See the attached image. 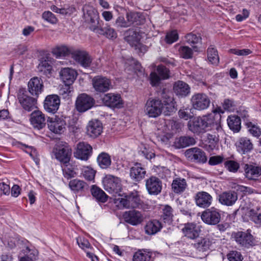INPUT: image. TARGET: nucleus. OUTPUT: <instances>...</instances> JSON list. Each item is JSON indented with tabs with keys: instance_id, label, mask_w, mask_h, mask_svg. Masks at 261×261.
Returning <instances> with one entry per match:
<instances>
[{
	"instance_id": "obj_6",
	"label": "nucleus",
	"mask_w": 261,
	"mask_h": 261,
	"mask_svg": "<svg viewBox=\"0 0 261 261\" xmlns=\"http://www.w3.org/2000/svg\"><path fill=\"white\" fill-rule=\"evenodd\" d=\"M145 112L149 117L156 118L162 113V101L150 98L146 101Z\"/></svg>"
},
{
	"instance_id": "obj_41",
	"label": "nucleus",
	"mask_w": 261,
	"mask_h": 261,
	"mask_svg": "<svg viewBox=\"0 0 261 261\" xmlns=\"http://www.w3.org/2000/svg\"><path fill=\"white\" fill-rule=\"evenodd\" d=\"M211 242L207 238H201L193 244L195 249L199 252H204L208 250Z\"/></svg>"
},
{
	"instance_id": "obj_23",
	"label": "nucleus",
	"mask_w": 261,
	"mask_h": 261,
	"mask_svg": "<svg viewBox=\"0 0 261 261\" xmlns=\"http://www.w3.org/2000/svg\"><path fill=\"white\" fill-rule=\"evenodd\" d=\"M201 230L195 223H187L184 224L182 232L186 238L194 240L198 238Z\"/></svg>"
},
{
	"instance_id": "obj_46",
	"label": "nucleus",
	"mask_w": 261,
	"mask_h": 261,
	"mask_svg": "<svg viewBox=\"0 0 261 261\" xmlns=\"http://www.w3.org/2000/svg\"><path fill=\"white\" fill-rule=\"evenodd\" d=\"M126 69L127 70H134L135 72L137 71L142 73L143 69L138 62L133 58L128 59L125 63Z\"/></svg>"
},
{
	"instance_id": "obj_64",
	"label": "nucleus",
	"mask_w": 261,
	"mask_h": 261,
	"mask_svg": "<svg viewBox=\"0 0 261 261\" xmlns=\"http://www.w3.org/2000/svg\"><path fill=\"white\" fill-rule=\"evenodd\" d=\"M229 51L236 55L238 56H246L251 54L252 51L248 48H245L242 49H231Z\"/></svg>"
},
{
	"instance_id": "obj_36",
	"label": "nucleus",
	"mask_w": 261,
	"mask_h": 261,
	"mask_svg": "<svg viewBox=\"0 0 261 261\" xmlns=\"http://www.w3.org/2000/svg\"><path fill=\"white\" fill-rule=\"evenodd\" d=\"M185 41L192 47L195 51H198L201 44V38L199 35L191 33L185 36Z\"/></svg>"
},
{
	"instance_id": "obj_20",
	"label": "nucleus",
	"mask_w": 261,
	"mask_h": 261,
	"mask_svg": "<svg viewBox=\"0 0 261 261\" xmlns=\"http://www.w3.org/2000/svg\"><path fill=\"white\" fill-rule=\"evenodd\" d=\"M244 175L249 180L256 181L261 175V167L246 164L244 165Z\"/></svg>"
},
{
	"instance_id": "obj_33",
	"label": "nucleus",
	"mask_w": 261,
	"mask_h": 261,
	"mask_svg": "<svg viewBox=\"0 0 261 261\" xmlns=\"http://www.w3.org/2000/svg\"><path fill=\"white\" fill-rule=\"evenodd\" d=\"M175 111V102L173 98L168 95H165L162 101V112L163 111L165 115H170Z\"/></svg>"
},
{
	"instance_id": "obj_10",
	"label": "nucleus",
	"mask_w": 261,
	"mask_h": 261,
	"mask_svg": "<svg viewBox=\"0 0 261 261\" xmlns=\"http://www.w3.org/2000/svg\"><path fill=\"white\" fill-rule=\"evenodd\" d=\"M202 220L208 225L217 224L220 221L221 215L219 211L215 207L206 209L202 213Z\"/></svg>"
},
{
	"instance_id": "obj_12",
	"label": "nucleus",
	"mask_w": 261,
	"mask_h": 261,
	"mask_svg": "<svg viewBox=\"0 0 261 261\" xmlns=\"http://www.w3.org/2000/svg\"><path fill=\"white\" fill-rule=\"evenodd\" d=\"M185 153L188 160L191 162L204 163L207 161L205 152L197 147L190 148L187 150Z\"/></svg>"
},
{
	"instance_id": "obj_15",
	"label": "nucleus",
	"mask_w": 261,
	"mask_h": 261,
	"mask_svg": "<svg viewBox=\"0 0 261 261\" xmlns=\"http://www.w3.org/2000/svg\"><path fill=\"white\" fill-rule=\"evenodd\" d=\"M105 105L112 108H121L123 107V102L119 94L108 93L101 98Z\"/></svg>"
},
{
	"instance_id": "obj_40",
	"label": "nucleus",
	"mask_w": 261,
	"mask_h": 261,
	"mask_svg": "<svg viewBox=\"0 0 261 261\" xmlns=\"http://www.w3.org/2000/svg\"><path fill=\"white\" fill-rule=\"evenodd\" d=\"M61 167L63 176L65 178L69 179L76 176L77 173L75 171L74 166L70 164L69 162L62 164Z\"/></svg>"
},
{
	"instance_id": "obj_58",
	"label": "nucleus",
	"mask_w": 261,
	"mask_h": 261,
	"mask_svg": "<svg viewBox=\"0 0 261 261\" xmlns=\"http://www.w3.org/2000/svg\"><path fill=\"white\" fill-rule=\"evenodd\" d=\"M250 220L256 224L261 225V214L257 213L254 210L251 209L248 213Z\"/></svg>"
},
{
	"instance_id": "obj_50",
	"label": "nucleus",
	"mask_w": 261,
	"mask_h": 261,
	"mask_svg": "<svg viewBox=\"0 0 261 261\" xmlns=\"http://www.w3.org/2000/svg\"><path fill=\"white\" fill-rule=\"evenodd\" d=\"M207 59L212 64L217 65L219 63V58L217 50L211 46L207 51Z\"/></svg>"
},
{
	"instance_id": "obj_35",
	"label": "nucleus",
	"mask_w": 261,
	"mask_h": 261,
	"mask_svg": "<svg viewBox=\"0 0 261 261\" xmlns=\"http://www.w3.org/2000/svg\"><path fill=\"white\" fill-rule=\"evenodd\" d=\"M161 222L157 220H152L148 221L145 226V233L148 235L154 234L162 228Z\"/></svg>"
},
{
	"instance_id": "obj_55",
	"label": "nucleus",
	"mask_w": 261,
	"mask_h": 261,
	"mask_svg": "<svg viewBox=\"0 0 261 261\" xmlns=\"http://www.w3.org/2000/svg\"><path fill=\"white\" fill-rule=\"evenodd\" d=\"M249 132L254 137L258 138L261 135V129L251 122L246 123Z\"/></svg>"
},
{
	"instance_id": "obj_53",
	"label": "nucleus",
	"mask_w": 261,
	"mask_h": 261,
	"mask_svg": "<svg viewBox=\"0 0 261 261\" xmlns=\"http://www.w3.org/2000/svg\"><path fill=\"white\" fill-rule=\"evenodd\" d=\"M173 217V214L172 208L168 205L164 206L163 208L162 217L164 220L165 222H170L172 220Z\"/></svg>"
},
{
	"instance_id": "obj_4",
	"label": "nucleus",
	"mask_w": 261,
	"mask_h": 261,
	"mask_svg": "<svg viewBox=\"0 0 261 261\" xmlns=\"http://www.w3.org/2000/svg\"><path fill=\"white\" fill-rule=\"evenodd\" d=\"M67 117H56L48 118L47 120L48 128L53 133L56 134H62L66 129Z\"/></svg>"
},
{
	"instance_id": "obj_60",
	"label": "nucleus",
	"mask_w": 261,
	"mask_h": 261,
	"mask_svg": "<svg viewBox=\"0 0 261 261\" xmlns=\"http://www.w3.org/2000/svg\"><path fill=\"white\" fill-rule=\"evenodd\" d=\"M156 72L162 80L167 79L169 77V69L163 65H159L157 67Z\"/></svg>"
},
{
	"instance_id": "obj_54",
	"label": "nucleus",
	"mask_w": 261,
	"mask_h": 261,
	"mask_svg": "<svg viewBox=\"0 0 261 261\" xmlns=\"http://www.w3.org/2000/svg\"><path fill=\"white\" fill-rule=\"evenodd\" d=\"M53 52L57 57H65L70 53L69 49L66 46H58Z\"/></svg>"
},
{
	"instance_id": "obj_34",
	"label": "nucleus",
	"mask_w": 261,
	"mask_h": 261,
	"mask_svg": "<svg viewBox=\"0 0 261 261\" xmlns=\"http://www.w3.org/2000/svg\"><path fill=\"white\" fill-rule=\"evenodd\" d=\"M87 186L85 181L77 178L71 180L68 184L69 188L74 193L84 192Z\"/></svg>"
},
{
	"instance_id": "obj_51",
	"label": "nucleus",
	"mask_w": 261,
	"mask_h": 261,
	"mask_svg": "<svg viewBox=\"0 0 261 261\" xmlns=\"http://www.w3.org/2000/svg\"><path fill=\"white\" fill-rule=\"evenodd\" d=\"M96 171L89 167H83L82 169L83 176L87 180L92 181L94 180Z\"/></svg>"
},
{
	"instance_id": "obj_8",
	"label": "nucleus",
	"mask_w": 261,
	"mask_h": 261,
	"mask_svg": "<svg viewBox=\"0 0 261 261\" xmlns=\"http://www.w3.org/2000/svg\"><path fill=\"white\" fill-rule=\"evenodd\" d=\"M232 236L237 243L241 247L248 248L254 245L253 237L248 231L234 232Z\"/></svg>"
},
{
	"instance_id": "obj_2",
	"label": "nucleus",
	"mask_w": 261,
	"mask_h": 261,
	"mask_svg": "<svg viewBox=\"0 0 261 261\" xmlns=\"http://www.w3.org/2000/svg\"><path fill=\"white\" fill-rule=\"evenodd\" d=\"M83 10L84 18L89 24V29L97 33H103L99 25V16L97 10L92 6H85Z\"/></svg>"
},
{
	"instance_id": "obj_61",
	"label": "nucleus",
	"mask_w": 261,
	"mask_h": 261,
	"mask_svg": "<svg viewBox=\"0 0 261 261\" xmlns=\"http://www.w3.org/2000/svg\"><path fill=\"white\" fill-rule=\"evenodd\" d=\"M178 39V35L176 30L168 33L166 36L165 40L168 44H172Z\"/></svg>"
},
{
	"instance_id": "obj_26",
	"label": "nucleus",
	"mask_w": 261,
	"mask_h": 261,
	"mask_svg": "<svg viewBox=\"0 0 261 261\" xmlns=\"http://www.w3.org/2000/svg\"><path fill=\"white\" fill-rule=\"evenodd\" d=\"M145 169L140 163H135L130 169L129 175L135 181H140L146 175Z\"/></svg>"
},
{
	"instance_id": "obj_29",
	"label": "nucleus",
	"mask_w": 261,
	"mask_h": 261,
	"mask_svg": "<svg viewBox=\"0 0 261 261\" xmlns=\"http://www.w3.org/2000/svg\"><path fill=\"white\" fill-rule=\"evenodd\" d=\"M102 124L97 120H93L89 121L87 127V133L88 135L92 138H96L100 135L102 132Z\"/></svg>"
},
{
	"instance_id": "obj_28",
	"label": "nucleus",
	"mask_w": 261,
	"mask_h": 261,
	"mask_svg": "<svg viewBox=\"0 0 261 261\" xmlns=\"http://www.w3.org/2000/svg\"><path fill=\"white\" fill-rule=\"evenodd\" d=\"M43 82L41 79L34 77L28 83V89L32 95L38 96L43 91Z\"/></svg>"
},
{
	"instance_id": "obj_62",
	"label": "nucleus",
	"mask_w": 261,
	"mask_h": 261,
	"mask_svg": "<svg viewBox=\"0 0 261 261\" xmlns=\"http://www.w3.org/2000/svg\"><path fill=\"white\" fill-rule=\"evenodd\" d=\"M42 16L44 20L52 24L56 23L58 21L54 14L50 11H45L43 13Z\"/></svg>"
},
{
	"instance_id": "obj_16",
	"label": "nucleus",
	"mask_w": 261,
	"mask_h": 261,
	"mask_svg": "<svg viewBox=\"0 0 261 261\" xmlns=\"http://www.w3.org/2000/svg\"><path fill=\"white\" fill-rule=\"evenodd\" d=\"M72 57L77 63L84 67H89L92 58L89 54L84 50H75L71 53Z\"/></svg>"
},
{
	"instance_id": "obj_39",
	"label": "nucleus",
	"mask_w": 261,
	"mask_h": 261,
	"mask_svg": "<svg viewBox=\"0 0 261 261\" xmlns=\"http://www.w3.org/2000/svg\"><path fill=\"white\" fill-rule=\"evenodd\" d=\"M187 184L184 178H176L172 183V189L177 194L183 192L187 188Z\"/></svg>"
},
{
	"instance_id": "obj_21",
	"label": "nucleus",
	"mask_w": 261,
	"mask_h": 261,
	"mask_svg": "<svg viewBox=\"0 0 261 261\" xmlns=\"http://www.w3.org/2000/svg\"><path fill=\"white\" fill-rule=\"evenodd\" d=\"M60 99L57 95H50L46 96L44 101V108L49 112L55 113L58 110Z\"/></svg>"
},
{
	"instance_id": "obj_44",
	"label": "nucleus",
	"mask_w": 261,
	"mask_h": 261,
	"mask_svg": "<svg viewBox=\"0 0 261 261\" xmlns=\"http://www.w3.org/2000/svg\"><path fill=\"white\" fill-rule=\"evenodd\" d=\"M152 253L146 249H141L136 252L133 261H150Z\"/></svg>"
},
{
	"instance_id": "obj_17",
	"label": "nucleus",
	"mask_w": 261,
	"mask_h": 261,
	"mask_svg": "<svg viewBox=\"0 0 261 261\" xmlns=\"http://www.w3.org/2000/svg\"><path fill=\"white\" fill-rule=\"evenodd\" d=\"M17 97L19 102L24 110L31 111L37 107L36 99L28 96L22 91H19Z\"/></svg>"
},
{
	"instance_id": "obj_42",
	"label": "nucleus",
	"mask_w": 261,
	"mask_h": 261,
	"mask_svg": "<svg viewBox=\"0 0 261 261\" xmlns=\"http://www.w3.org/2000/svg\"><path fill=\"white\" fill-rule=\"evenodd\" d=\"M125 34V40L131 45H136L141 39L139 33L133 30H127Z\"/></svg>"
},
{
	"instance_id": "obj_11",
	"label": "nucleus",
	"mask_w": 261,
	"mask_h": 261,
	"mask_svg": "<svg viewBox=\"0 0 261 261\" xmlns=\"http://www.w3.org/2000/svg\"><path fill=\"white\" fill-rule=\"evenodd\" d=\"M92 84L95 90L99 93H104L112 88L111 81L105 76H96L92 80Z\"/></svg>"
},
{
	"instance_id": "obj_7",
	"label": "nucleus",
	"mask_w": 261,
	"mask_h": 261,
	"mask_svg": "<svg viewBox=\"0 0 261 261\" xmlns=\"http://www.w3.org/2000/svg\"><path fill=\"white\" fill-rule=\"evenodd\" d=\"M105 189L112 194H118L121 192L122 186L120 179L113 175H107L103 180Z\"/></svg>"
},
{
	"instance_id": "obj_57",
	"label": "nucleus",
	"mask_w": 261,
	"mask_h": 261,
	"mask_svg": "<svg viewBox=\"0 0 261 261\" xmlns=\"http://www.w3.org/2000/svg\"><path fill=\"white\" fill-rule=\"evenodd\" d=\"M114 25L117 28H127L129 27L127 19L123 16H119L115 20Z\"/></svg>"
},
{
	"instance_id": "obj_5",
	"label": "nucleus",
	"mask_w": 261,
	"mask_h": 261,
	"mask_svg": "<svg viewBox=\"0 0 261 261\" xmlns=\"http://www.w3.org/2000/svg\"><path fill=\"white\" fill-rule=\"evenodd\" d=\"M191 102L193 109L198 111L206 109L211 103L210 98L203 93L194 94L191 97Z\"/></svg>"
},
{
	"instance_id": "obj_49",
	"label": "nucleus",
	"mask_w": 261,
	"mask_h": 261,
	"mask_svg": "<svg viewBox=\"0 0 261 261\" xmlns=\"http://www.w3.org/2000/svg\"><path fill=\"white\" fill-rule=\"evenodd\" d=\"M97 162L99 165L102 168H108L111 164V160L109 155L102 152L97 157Z\"/></svg>"
},
{
	"instance_id": "obj_27",
	"label": "nucleus",
	"mask_w": 261,
	"mask_h": 261,
	"mask_svg": "<svg viewBox=\"0 0 261 261\" xmlns=\"http://www.w3.org/2000/svg\"><path fill=\"white\" fill-rule=\"evenodd\" d=\"M30 121L34 127L41 129L45 125V115L40 111H34L31 115Z\"/></svg>"
},
{
	"instance_id": "obj_43",
	"label": "nucleus",
	"mask_w": 261,
	"mask_h": 261,
	"mask_svg": "<svg viewBox=\"0 0 261 261\" xmlns=\"http://www.w3.org/2000/svg\"><path fill=\"white\" fill-rule=\"evenodd\" d=\"M91 193L93 197L99 202L103 203L107 200L108 196L106 193L95 185L92 186Z\"/></svg>"
},
{
	"instance_id": "obj_47",
	"label": "nucleus",
	"mask_w": 261,
	"mask_h": 261,
	"mask_svg": "<svg viewBox=\"0 0 261 261\" xmlns=\"http://www.w3.org/2000/svg\"><path fill=\"white\" fill-rule=\"evenodd\" d=\"M38 71L43 74L48 76L51 74L52 66L48 61L46 60L42 61L38 67Z\"/></svg>"
},
{
	"instance_id": "obj_30",
	"label": "nucleus",
	"mask_w": 261,
	"mask_h": 261,
	"mask_svg": "<svg viewBox=\"0 0 261 261\" xmlns=\"http://www.w3.org/2000/svg\"><path fill=\"white\" fill-rule=\"evenodd\" d=\"M238 199V195L234 191L223 192L219 196V201L223 205L231 206Z\"/></svg>"
},
{
	"instance_id": "obj_63",
	"label": "nucleus",
	"mask_w": 261,
	"mask_h": 261,
	"mask_svg": "<svg viewBox=\"0 0 261 261\" xmlns=\"http://www.w3.org/2000/svg\"><path fill=\"white\" fill-rule=\"evenodd\" d=\"M229 261H242L243 257L240 252L231 251L227 254Z\"/></svg>"
},
{
	"instance_id": "obj_24",
	"label": "nucleus",
	"mask_w": 261,
	"mask_h": 261,
	"mask_svg": "<svg viewBox=\"0 0 261 261\" xmlns=\"http://www.w3.org/2000/svg\"><path fill=\"white\" fill-rule=\"evenodd\" d=\"M196 205L202 208L209 207L212 202L213 198L208 193L204 191L198 192L195 196Z\"/></svg>"
},
{
	"instance_id": "obj_9",
	"label": "nucleus",
	"mask_w": 261,
	"mask_h": 261,
	"mask_svg": "<svg viewBox=\"0 0 261 261\" xmlns=\"http://www.w3.org/2000/svg\"><path fill=\"white\" fill-rule=\"evenodd\" d=\"M94 103L95 100L93 98L85 93H82L76 98L75 107L79 112H84L91 109Z\"/></svg>"
},
{
	"instance_id": "obj_52",
	"label": "nucleus",
	"mask_w": 261,
	"mask_h": 261,
	"mask_svg": "<svg viewBox=\"0 0 261 261\" xmlns=\"http://www.w3.org/2000/svg\"><path fill=\"white\" fill-rule=\"evenodd\" d=\"M178 51L180 56L184 59H189L193 57V50L189 46H181L179 48Z\"/></svg>"
},
{
	"instance_id": "obj_48",
	"label": "nucleus",
	"mask_w": 261,
	"mask_h": 261,
	"mask_svg": "<svg viewBox=\"0 0 261 261\" xmlns=\"http://www.w3.org/2000/svg\"><path fill=\"white\" fill-rule=\"evenodd\" d=\"M71 85L65 84V85L61 87L59 90V94L64 99H69L72 96L73 93V87Z\"/></svg>"
},
{
	"instance_id": "obj_56",
	"label": "nucleus",
	"mask_w": 261,
	"mask_h": 261,
	"mask_svg": "<svg viewBox=\"0 0 261 261\" xmlns=\"http://www.w3.org/2000/svg\"><path fill=\"white\" fill-rule=\"evenodd\" d=\"M225 167L230 172H236L240 168L239 164L234 161L228 160L224 163Z\"/></svg>"
},
{
	"instance_id": "obj_19",
	"label": "nucleus",
	"mask_w": 261,
	"mask_h": 261,
	"mask_svg": "<svg viewBox=\"0 0 261 261\" xmlns=\"http://www.w3.org/2000/svg\"><path fill=\"white\" fill-rule=\"evenodd\" d=\"M146 189L150 195L159 194L162 189V181L155 176H151L146 180Z\"/></svg>"
},
{
	"instance_id": "obj_13",
	"label": "nucleus",
	"mask_w": 261,
	"mask_h": 261,
	"mask_svg": "<svg viewBox=\"0 0 261 261\" xmlns=\"http://www.w3.org/2000/svg\"><path fill=\"white\" fill-rule=\"evenodd\" d=\"M92 152V146L87 143L82 142L77 144L74 156L78 159L87 161L91 156Z\"/></svg>"
},
{
	"instance_id": "obj_1",
	"label": "nucleus",
	"mask_w": 261,
	"mask_h": 261,
	"mask_svg": "<svg viewBox=\"0 0 261 261\" xmlns=\"http://www.w3.org/2000/svg\"><path fill=\"white\" fill-rule=\"evenodd\" d=\"M213 124L212 117L211 115H204L194 117L190 120L188 123V127L193 133L199 135L206 132Z\"/></svg>"
},
{
	"instance_id": "obj_22",
	"label": "nucleus",
	"mask_w": 261,
	"mask_h": 261,
	"mask_svg": "<svg viewBox=\"0 0 261 261\" xmlns=\"http://www.w3.org/2000/svg\"><path fill=\"white\" fill-rule=\"evenodd\" d=\"M214 129L217 131L214 134H207V143L210 148L212 150L214 149L217 146L219 141V135L223 134V131L221 124L219 123H216L213 124Z\"/></svg>"
},
{
	"instance_id": "obj_59",
	"label": "nucleus",
	"mask_w": 261,
	"mask_h": 261,
	"mask_svg": "<svg viewBox=\"0 0 261 261\" xmlns=\"http://www.w3.org/2000/svg\"><path fill=\"white\" fill-rule=\"evenodd\" d=\"M100 28L102 30L103 33H98L99 34L106 35L108 38L110 39H114L117 37V33L115 30L110 26H108L104 29Z\"/></svg>"
},
{
	"instance_id": "obj_31",
	"label": "nucleus",
	"mask_w": 261,
	"mask_h": 261,
	"mask_svg": "<svg viewBox=\"0 0 261 261\" xmlns=\"http://www.w3.org/2000/svg\"><path fill=\"white\" fill-rule=\"evenodd\" d=\"M236 146L239 152L245 154L252 150L253 145L249 139L242 137L236 143Z\"/></svg>"
},
{
	"instance_id": "obj_45",
	"label": "nucleus",
	"mask_w": 261,
	"mask_h": 261,
	"mask_svg": "<svg viewBox=\"0 0 261 261\" xmlns=\"http://www.w3.org/2000/svg\"><path fill=\"white\" fill-rule=\"evenodd\" d=\"M228 125L234 132H238L241 129V120L237 116H229L227 119Z\"/></svg>"
},
{
	"instance_id": "obj_32",
	"label": "nucleus",
	"mask_w": 261,
	"mask_h": 261,
	"mask_svg": "<svg viewBox=\"0 0 261 261\" xmlns=\"http://www.w3.org/2000/svg\"><path fill=\"white\" fill-rule=\"evenodd\" d=\"M173 91L178 97L187 96L190 92V87L185 82L178 81L174 84Z\"/></svg>"
},
{
	"instance_id": "obj_37",
	"label": "nucleus",
	"mask_w": 261,
	"mask_h": 261,
	"mask_svg": "<svg viewBox=\"0 0 261 261\" xmlns=\"http://www.w3.org/2000/svg\"><path fill=\"white\" fill-rule=\"evenodd\" d=\"M126 19H127L129 27L134 23L137 25L141 24L144 20V18L141 14L133 11L128 12L126 13Z\"/></svg>"
},
{
	"instance_id": "obj_25",
	"label": "nucleus",
	"mask_w": 261,
	"mask_h": 261,
	"mask_svg": "<svg viewBox=\"0 0 261 261\" xmlns=\"http://www.w3.org/2000/svg\"><path fill=\"white\" fill-rule=\"evenodd\" d=\"M60 76L63 83L72 85L77 75V72L71 68H63L60 71Z\"/></svg>"
},
{
	"instance_id": "obj_18",
	"label": "nucleus",
	"mask_w": 261,
	"mask_h": 261,
	"mask_svg": "<svg viewBox=\"0 0 261 261\" xmlns=\"http://www.w3.org/2000/svg\"><path fill=\"white\" fill-rule=\"evenodd\" d=\"M56 158L62 164L69 162L71 156V148L67 145L58 147L54 150Z\"/></svg>"
},
{
	"instance_id": "obj_3",
	"label": "nucleus",
	"mask_w": 261,
	"mask_h": 261,
	"mask_svg": "<svg viewBox=\"0 0 261 261\" xmlns=\"http://www.w3.org/2000/svg\"><path fill=\"white\" fill-rule=\"evenodd\" d=\"M114 202L119 209L137 208L141 204V200L136 194H132L124 197L115 198Z\"/></svg>"
},
{
	"instance_id": "obj_38",
	"label": "nucleus",
	"mask_w": 261,
	"mask_h": 261,
	"mask_svg": "<svg viewBox=\"0 0 261 261\" xmlns=\"http://www.w3.org/2000/svg\"><path fill=\"white\" fill-rule=\"evenodd\" d=\"M196 141L191 137H181L176 138L174 142V146L177 148H184L195 144Z\"/></svg>"
},
{
	"instance_id": "obj_14",
	"label": "nucleus",
	"mask_w": 261,
	"mask_h": 261,
	"mask_svg": "<svg viewBox=\"0 0 261 261\" xmlns=\"http://www.w3.org/2000/svg\"><path fill=\"white\" fill-rule=\"evenodd\" d=\"M123 218L126 223L133 226L141 224L144 219L141 212L135 210L125 212Z\"/></svg>"
}]
</instances>
